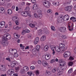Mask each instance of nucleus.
<instances>
[{"instance_id":"1","label":"nucleus","mask_w":76,"mask_h":76,"mask_svg":"<svg viewBox=\"0 0 76 76\" xmlns=\"http://www.w3.org/2000/svg\"><path fill=\"white\" fill-rule=\"evenodd\" d=\"M25 12H22L21 13V14L22 16H25V17H27L28 16H29V17H31V14L30 13V11H25Z\"/></svg>"},{"instance_id":"2","label":"nucleus","mask_w":76,"mask_h":76,"mask_svg":"<svg viewBox=\"0 0 76 76\" xmlns=\"http://www.w3.org/2000/svg\"><path fill=\"white\" fill-rule=\"evenodd\" d=\"M6 41V39L2 37V41L1 42V44L3 47L7 46V45L9 44V43Z\"/></svg>"},{"instance_id":"3","label":"nucleus","mask_w":76,"mask_h":76,"mask_svg":"<svg viewBox=\"0 0 76 76\" xmlns=\"http://www.w3.org/2000/svg\"><path fill=\"white\" fill-rule=\"evenodd\" d=\"M3 37V38L5 39H11V35L9 34L6 33L4 34V37Z\"/></svg>"},{"instance_id":"4","label":"nucleus","mask_w":76,"mask_h":76,"mask_svg":"<svg viewBox=\"0 0 76 76\" xmlns=\"http://www.w3.org/2000/svg\"><path fill=\"white\" fill-rule=\"evenodd\" d=\"M59 30L60 32H62V33L66 32V28L64 27H62L60 28Z\"/></svg>"},{"instance_id":"5","label":"nucleus","mask_w":76,"mask_h":76,"mask_svg":"<svg viewBox=\"0 0 76 76\" xmlns=\"http://www.w3.org/2000/svg\"><path fill=\"white\" fill-rule=\"evenodd\" d=\"M63 18V19L64 20L66 21V20H67L69 19V15H66L64 16Z\"/></svg>"},{"instance_id":"6","label":"nucleus","mask_w":76,"mask_h":76,"mask_svg":"<svg viewBox=\"0 0 76 76\" xmlns=\"http://www.w3.org/2000/svg\"><path fill=\"white\" fill-rule=\"evenodd\" d=\"M50 57H51V55L50 54H47L46 56H45V60H49V59L50 58Z\"/></svg>"},{"instance_id":"7","label":"nucleus","mask_w":76,"mask_h":76,"mask_svg":"<svg viewBox=\"0 0 76 76\" xmlns=\"http://www.w3.org/2000/svg\"><path fill=\"white\" fill-rule=\"evenodd\" d=\"M7 73L9 74V75H10L11 76H15V74H14L15 73L13 72L12 71H11L10 72V71L9 70L7 72Z\"/></svg>"},{"instance_id":"8","label":"nucleus","mask_w":76,"mask_h":76,"mask_svg":"<svg viewBox=\"0 0 76 76\" xmlns=\"http://www.w3.org/2000/svg\"><path fill=\"white\" fill-rule=\"evenodd\" d=\"M72 9V7L70 6L66 7L65 8V10L66 11H70Z\"/></svg>"},{"instance_id":"9","label":"nucleus","mask_w":76,"mask_h":76,"mask_svg":"<svg viewBox=\"0 0 76 76\" xmlns=\"http://www.w3.org/2000/svg\"><path fill=\"white\" fill-rule=\"evenodd\" d=\"M0 69L3 72H5L6 70V68L5 67L1 65V66L0 67Z\"/></svg>"},{"instance_id":"10","label":"nucleus","mask_w":76,"mask_h":76,"mask_svg":"<svg viewBox=\"0 0 76 76\" xmlns=\"http://www.w3.org/2000/svg\"><path fill=\"white\" fill-rule=\"evenodd\" d=\"M42 64L44 66H45V67H47V66H48V64H47V63L46 62L45 60H43L42 61Z\"/></svg>"},{"instance_id":"11","label":"nucleus","mask_w":76,"mask_h":76,"mask_svg":"<svg viewBox=\"0 0 76 76\" xmlns=\"http://www.w3.org/2000/svg\"><path fill=\"white\" fill-rule=\"evenodd\" d=\"M36 51L37 50L35 48H33L32 50V53L34 55H37V52H36Z\"/></svg>"},{"instance_id":"12","label":"nucleus","mask_w":76,"mask_h":76,"mask_svg":"<svg viewBox=\"0 0 76 76\" xmlns=\"http://www.w3.org/2000/svg\"><path fill=\"white\" fill-rule=\"evenodd\" d=\"M34 24L32 23H30L29 24V26L31 27V28H34V27H35V25H37V23L36 22H34Z\"/></svg>"},{"instance_id":"13","label":"nucleus","mask_w":76,"mask_h":76,"mask_svg":"<svg viewBox=\"0 0 76 76\" xmlns=\"http://www.w3.org/2000/svg\"><path fill=\"white\" fill-rule=\"evenodd\" d=\"M0 13H4V8L3 7L0 8Z\"/></svg>"},{"instance_id":"14","label":"nucleus","mask_w":76,"mask_h":76,"mask_svg":"<svg viewBox=\"0 0 76 76\" xmlns=\"http://www.w3.org/2000/svg\"><path fill=\"white\" fill-rule=\"evenodd\" d=\"M46 38V37H45V36H43L40 38V40L41 41H44L45 40V39Z\"/></svg>"},{"instance_id":"15","label":"nucleus","mask_w":76,"mask_h":76,"mask_svg":"<svg viewBox=\"0 0 76 76\" xmlns=\"http://www.w3.org/2000/svg\"><path fill=\"white\" fill-rule=\"evenodd\" d=\"M55 49L57 51V52H60V50L59 47L58 46H56L55 47Z\"/></svg>"},{"instance_id":"16","label":"nucleus","mask_w":76,"mask_h":76,"mask_svg":"<svg viewBox=\"0 0 76 76\" xmlns=\"http://www.w3.org/2000/svg\"><path fill=\"white\" fill-rule=\"evenodd\" d=\"M59 47L61 49H64L65 48V45L62 43L59 45Z\"/></svg>"},{"instance_id":"17","label":"nucleus","mask_w":76,"mask_h":76,"mask_svg":"<svg viewBox=\"0 0 76 76\" xmlns=\"http://www.w3.org/2000/svg\"><path fill=\"white\" fill-rule=\"evenodd\" d=\"M61 70H65L67 68L66 66H62L60 67Z\"/></svg>"},{"instance_id":"18","label":"nucleus","mask_w":76,"mask_h":76,"mask_svg":"<svg viewBox=\"0 0 76 76\" xmlns=\"http://www.w3.org/2000/svg\"><path fill=\"white\" fill-rule=\"evenodd\" d=\"M70 20H72L73 22H76V18L74 17H72L70 18Z\"/></svg>"},{"instance_id":"19","label":"nucleus","mask_w":76,"mask_h":76,"mask_svg":"<svg viewBox=\"0 0 76 76\" xmlns=\"http://www.w3.org/2000/svg\"><path fill=\"white\" fill-rule=\"evenodd\" d=\"M23 69L25 72H27L29 70V68L27 66H24L23 67Z\"/></svg>"},{"instance_id":"20","label":"nucleus","mask_w":76,"mask_h":76,"mask_svg":"<svg viewBox=\"0 0 76 76\" xmlns=\"http://www.w3.org/2000/svg\"><path fill=\"white\" fill-rule=\"evenodd\" d=\"M32 9L33 10H37L38 9V6L36 4H34L33 5Z\"/></svg>"},{"instance_id":"21","label":"nucleus","mask_w":76,"mask_h":76,"mask_svg":"<svg viewBox=\"0 0 76 76\" xmlns=\"http://www.w3.org/2000/svg\"><path fill=\"white\" fill-rule=\"evenodd\" d=\"M44 49L45 51H48V50L49 49V47H48L47 45H45L44 47Z\"/></svg>"},{"instance_id":"22","label":"nucleus","mask_w":76,"mask_h":76,"mask_svg":"<svg viewBox=\"0 0 76 76\" xmlns=\"http://www.w3.org/2000/svg\"><path fill=\"white\" fill-rule=\"evenodd\" d=\"M68 28L69 29V31H73V27H70V26L68 25Z\"/></svg>"},{"instance_id":"23","label":"nucleus","mask_w":76,"mask_h":76,"mask_svg":"<svg viewBox=\"0 0 76 76\" xmlns=\"http://www.w3.org/2000/svg\"><path fill=\"white\" fill-rule=\"evenodd\" d=\"M45 7H46L49 8V7H50V3L48 2V3H47V4H46V5L45 6Z\"/></svg>"},{"instance_id":"24","label":"nucleus","mask_w":76,"mask_h":76,"mask_svg":"<svg viewBox=\"0 0 76 76\" xmlns=\"http://www.w3.org/2000/svg\"><path fill=\"white\" fill-rule=\"evenodd\" d=\"M8 13L9 15H11L12 13V11L10 9H9L8 10Z\"/></svg>"},{"instance_id":"25","label":"nucleus","mask_w":76,"mask_h":76,"mask_svg":"<svg viewBox=\"0 0 76 76\" xmlns=\"http://www.w3.org/2000/svg\"><path fill=\"white\" fill-rule=\"evenodd\" d=\"M18 52L17 51V50L16 49H13L12 50V54H14V53H17Z\"/></svg>"},{"instance_id":"26","label":"nucleus","mask_w":76,"mask_h":76,"mask_svg":"<svg viewBox=\"0 0 76 76\" xmlns=\"http://www.w3.org/2000/svg\"><path fill=\"white\" fill-rule=\"evenodd\" d=\"M14 37L15 38H16L17 39H18V38H19V36L18 34H14Z\"/></svg>"},{"instance_id":"27","label":"nucleus","mask_w":76,"mask_h":76,"mask_svg":"<svg viewBox=\"0 0 76 76\" xmlns=\"http://www.w3.org/2000/svg\"><path fill=\"white\" fill-rule=\"evenodd\" d=\"M42 15L41 13H38V18H39V19H41V18H42Z\"/></svg>"},{"instance_id":"28","label":"nucleus","mask_w":76,"mask_h":76,"mask_svg":"<svg viewBox=\"0 0 76 76\" xmlns=\"http://www.w3.org/2000/svg\"><path fill=\"white\" fill-rule=\"evenodd\" d=\"M36 50H37L38 51H39V50L40 49V47H39V45H37L36 46Z\"/></svg>"},{"instance_id":"29","label":"nucleus","mask_w":76,"mask_h":76,"mask_svg":"<svg viewBox=\"0 0 76 76\" xmlns=\"http://www.w3.org/2000/svg\"><path fill=\"white\" fill-rule=\"evenodd\" d=\"M45 75L47 76H49V75H50V72L47 71V72L45 73Z\"/></svg>"},{"instance_id":"30","label":"nucleus","mask_w":76,"mask_h":76,"mask_svg":"<svg viewBox=\"0 0 76 76\" xmlns=\"http://www.w3.org/2000/svg\"><path fill=\"white\" fill-rule=\"evenodd\" d=\"M5 24V22L4 21H2L1 23V26H3V28L4 26V25Z\"/></svg>"},{"instance_id":"31","label":"nucleus","mask_w":76,"mask_h":76,"mask_svg":"<svg viewBox=\"0 0 76 76\" xmlns=\"http://www.w3.org/2000/svg\"><path fill=\"white\" fill-rule=\"evenodd\" d=\"M18 19V17H14L12 18V20L14 22L16 21V20H16Z\"/></svg>"},{"instance_id":"32","label":"nucleus","mask_w":76,"mask_h":76,"mask_svg":"<svg viewBox=\"0 0 76 76\" xmlns=\"http://www.w3.org/2000/svg\"><path fill=\"white\" fill-rule=\"evenodd\" d=\"M20 72L21 75H24L25 74V71L23 69H22L20 70Z\"/></svg>"},{"instance_id":"33","label":"nucleus","mask_w":76,"mask_h":76,"mask_svg":"<svg viewBox=\"0 0 76 76\" xmlns=\"http://www.w3.org/2000/svg\"><path fill=\"white\" fill-rule=\"evenodd\" d=\"M64 58H66L67 57H69V56L67 55V53H66V52H65L64 54Z\"/></svg>"},{"instance_id":"34","label":"nucleus","mask_w":76,"mask_h":76,"mask_svg":"<svg viewBox=\"0 0 76 76\" xmlns=\"http://www.w3.org/2000/svg\"><path fill=\"white\" fill-rule=\"evenodd\" d=\"M51 30H52L53 31H56V29L55 28V27H54V26H52L51 27Z\"/></svg>"},{"instance_id":"35","label":"nucleus","mask_w":76,"mask_h":76,"mask_svg":"<svg viewBox=\"0 0 76 76\" xmlns=\"http://www.w3.org/2000/svg\"><path fill=\"white\" fill-rule=\"evenodd\" d=\"M68 64L69 66H72L73 64V62H69L68 63Z\"/></svg>"},{"instance_id":"36","label":"nucleus","mask_w":76,"mask_h":76,"mask_svg":"<svg viewBox=\"0 0 76 76\" xmlns=\"http://www.w3.org/2000/svg\"><path fill=\"white\" fill-rule=\"evenodd\" d=\"M39 71L38 70H36L35 72L36 75H39Z\"/></svg>"},{"instance_id":"37","label":"nucleus","mask_w":76,"mask_h":76,"mask_svg":"<svg viewBox=\"0 0 76 76\" xmlns=\"http://www.w3.org/2000/svg\"><path fill=\"white\" fill-rule=\"evenodd\" d=\"M73 72V69L72 68H71L68 71V73L69 74L71 73H72Z\"/></svg>"},{"instance_id":"38","label":"nucleus","mask_w":76,"mask_h":76,"mask_svg":"<svg viewBox=\"0 0 76 76\" xmlns=\"http://www.w3.org/2000/svg\"><path fill=\"white\" fill-rule=\"evenodd\" d=\"M47 1H44L43 2V4L44 6H45L46 5V4H47Z\"/></svg>"},{"instance_id":"39","label":"nucleus","mask_w":76,"mask_h":76,"mask_svg":"<svg viewBox=\"0 0 76 76\" xmlns=\"http://www.w3.org/2000/svg\"><path fill=\"white\" fill-rule=\"evenodd\" d=\"M66 54H67L68 56H70V51H68L65 52Z\"/></svg>"},{"instance_id":"40","label":"nucleus","mask_w":76,"mask_h":76,"mask_svg":"<svg viewBox=\"0 0 76 76\" xmlns=\"http://www.w3.org/2000/svg\"><path fill=\"white\" fill-rule=\"evenodd\" d=\"M61 38L63 39H67V37L65 35H63L62 36Z\"/></svg>"},{"instance_id":"41","label":"nucleus","mask_w":76,"mask_h":76,"mask_svg":"<svg viewBox=\"0 0 76 76\" xmlns=\"http://www.w3.org/2000/svg\"><path fill=\"white\" fill-rule=\"evenodd\" d=\"M38 34H39V35H41V34H42V30H39L38 31Z\"/></svg>"},{"instance_id":"42","label":"nucleus","mask_w":76,"mask_h":76,"mask_svg":"<svg viewBox=\"0 0 76 76\" xmlns=\"http://www.w3.org/2000/svg\"><path fill=\"white\" fill-rule=\"evenodd\" d=\"M14 56L16 58L18 57V53H14Z\"/></svg>"},{"instance_id":"43","label":"nucleus","mask_w":76,"mask_h":76,"mask_svg":"<svg viewBox=\"0 0 76 76\" xmlns=\"http://www.w3.org/2000/svg\"><path fill=\"white\" fill-rule=\"evenodd\" d=\"M31 2L33 4H36V1L35 0H31Z\"/></svg>"},{"instance_id":"44","label":"nucleus","mask_w":76,"mask_h":76,"mask_svg":"<svg viewBox=\"0 0 76 76\" xmlns=\"http://www.w3.org/2000/svg\"><path fill=\"white\" fill-rule=\"evenodd\" d=\"M47 12L48 13H52V10H48L47 11Z\"/></svg>"},{"instance_id":"45","label":"nucleus","mask_w":76,"mask_h":76,"mask_svg":"<svg viewBox=\"0 0 76 76\" xmlns=\"http://www.w3.org/2000/svg\"><path fill=\"white\" fill-rule=\"evenodd\" d=\"M12 62L15 65H16V64L18 63V62L16 61H13Z\"/></svg>"},{"instance_id":"46","label":"nucleus","mask_w":76,"mask_h":76,"mask_svg":"<svg viewBox=\"0 0 76 76\" xmlns=\"http://www.w3.org/2000/svg\"><path fill=\"white\" fill-rule=\"evenodd\" d=\"M15 65L12 62L11 63V66L12 67H15Z\"/></svg>"},{"instance_id":"47","label":"nucleus","mask_w":76,"mask_h":76,"mask_svg":"<svg viewBox=\"0 0 76 76\" xmlns=\"http://www.w3.org/2000/svg\"><path fill=\"white\" fill-rule=\"evenodd\" d=\"M9 53H11V54H12L13 53V49H10L9 50Z\"/></svg>"},{"instance_id":"48","label":"nucleus","mask_w":76,"mask_h":76,"mask_svg":"<svg viewBox=\"0 0 76 76\" xmlns=\"http://www.w3.org/2000/svg\"><path fill=\"white\" fill-rule=\"evenodd\" d=\"M38 42H39L37 41V40H35L34 41V44L35 45L38 44Z\"/></svg>"},{"instance_id":"49","label":"nucleus","mask_w":76,"mask_h":76,"mask_svg":"<svg viewBox=\"0 0 76 76\" xmlns=\"http://www.w3.org/2000/svg\"><path fill=\"white\" fill-rule=\"evenodd\" d=\"M15 69L16 71H18L19 70V66L15 67Z\"/></svg>"},{"instance_id":"50","label":"nucleus","mask_w":76,"mask_h":76,"mask_svg":"<svg viewBox=\"0 0 76 76\" xmlns=\"http://www.w3.org/2000/svg\"><path fill=\"white\" fill-rule=\"evenodd\" d=\"M34 16L36 18H38V16L37 15V14L36 13H35L34 14Z\"/></svg>"},{"instance_id":"51","label":"nucleus","mask_w":76,"mask_h":76,"mask_svg":"<svg viewBox=\"0 0 76 76\" xmlns=\"http://www.w3.org/2000/svg\"><path fill=\"white\" fill-rule=\"evenodd\" d=\"M69 60L71 61H72V60H74V58L72 56H71L69 57Z\"/></svg>"},{"instance_id":"52","label":"nucleus","mask_w":76,"mask_h":76,"mask_svg":"<svg viewBox=\"0 0 76 76\" xmlns=\"http://www.w3.org/2000/svg\"><path fill=\"white\" fill-rule=\"evenodd\" d=\"M15 23L17 25H19V20H15Z\"/></svg>"},{"instance_id":"53","label":"nucleus","mask_w":76,"mask_h":76,"mask_svg":"<svg viewBox=\"0 0 76 76\" xmlns=\"http://www.w3.org/2000/svg\"><path fill=\"white\" fill-rule=\"evenodd\" d=\"M62 73H63V72L62 71H60L57 74L58 75H61L62 74Z\"/></svg>"},{"instance_id":"54","label":"nucleus","mask_w":76,"mask_h":76,"mask_svg":"<svg viewBox=\"0 0 76 76\" xmlns=\"http://www.w3.org/2000/svg\"><path fill=\"white\" fill-rule=\"evenodd\" d=\"M27 74H28V75H29V76H30L31 75H32V73L31 72H27Z\"/></svg>"},{"instance_id":"55","label":"nucleus","mask_w":76,"mask_h":76,"mask_svg":"<svg viewBox=\"0 0 76 76\" xmlns=\"http://www.w3.org/2000/svg\"><path fill=\"white\" fill-rule=\"evenodd\" d=\"M56 72V69H53L52 70V72H53V73H55Z\"/></svg>"},{"instance_id":"56","label":"nucleus","mask_w":76,"mask_h":76,"mask_svg":"<svg viewBox=\"0 0 76 76\" xmlns=\"http://www.w3.org/2000/svg\"><path fill=\"white\" fill-rule=\"evenodd\" d=\"M26 10H27L26 11H29V7H27L26 8Z\"/></svg>"},{"instance_id":"57","label":"nucleus","mask_w":76,"mask_h":76,"mask_svg":"<svg viewBox=\"0 0 76 76\" xmlns=\"http://www.w3.org/2000/svg\"><path fill=\"white\" fill-rule=\"evenodd\" d=\"M55 47H55L53 46H51L50 47V48L52 50H54V49L55 48Z\"/></svg>"},{"instance_id":"58","label":"nucleus","mask_w":76,"mask_h":76,"mask_svg":"<svg viewBox=\"0 0 76 76\" xmlns=\"http://www.w3.org/2000/svg\"><path fill=\"white\" fill-rule=\"evenodd\" d=\"M20 28H21V27H19L18 26H17L15 28V29L16 30H18L19 29H20Z\"/></svg>"},{"instance_id":"59","label":"nucleus","mask_w":76,"mask_h":76,"mask_svg":"<svg viewBox=\"0 0 76 76\" xmlns=\"http://www.w3.org/2000/svg\"><path fill=\"white\" fill-rule=\"evenodd\" d=\"M31 69H32V70H33L35 69V66H32L30 67Z\"/></svg>"},{"instance_id":"60","label":"nucleus","mask_w":76,"mask_h":76,"mask_svg":"<svg viewBox=\"0 0 76 76\" xmlns=\"http://www.w3.org/2000/svg\"><path fill=\"white\" fill-rule=\"evenodd\" d=\"M35 40L37 41L38 42H39V37H37L36 38Z\"/></svg>"},{"instance_id":"61","label":"nucleus","mask_w":76,"mask_h":76,"mask_svg":"<svg viewBox=\"0 0 76 76\" xmlns=\"http://www.w3.org/2000/svg\"><path fill=\"white\" fill-rule=\"evenodd\" d=\"M55 61V59H52L50 61V63H53Z\"/></svg>"},{"instance_id":"62","label":"nucleus","mask_w":76,"mask_h":76,"mask_svg":"<svg viewBox=\"0 0 76 76\" xmlns=\"http://www.w3.org/2000/svg\"><path fill=\"white\" fill-rule=\"evenodd\" d=\"M62 62L63 66H64L66 65V62L65 61H62Z\"/></svg>"},{"instance_id":"63","label":"nucleus","mask_w":76,"mask_h":76,"mask_svg":"<svg viewBox=\"0 0 76 76\" xmlns=\"http://www.w3.org/2000/svg\"><path fill=\"white\" fill-rule=\"evenodd\" d=\"M58 73V72H60V69H59V68H58L57 69H56Z\"/></svg>"},{"instance_id":"64","label":"nucleus","mask_w":76,"mask_h":76,"mask_svg":"<svg viewBox=\"0 0 76 76\" xmlns=\"http://www.w3.org/2000/svg\"><path fill=\"white\" fill-rule=\"evenodd\" d=\"M46 34H50V31H46Z\"/></svg>"}]
</instances>
